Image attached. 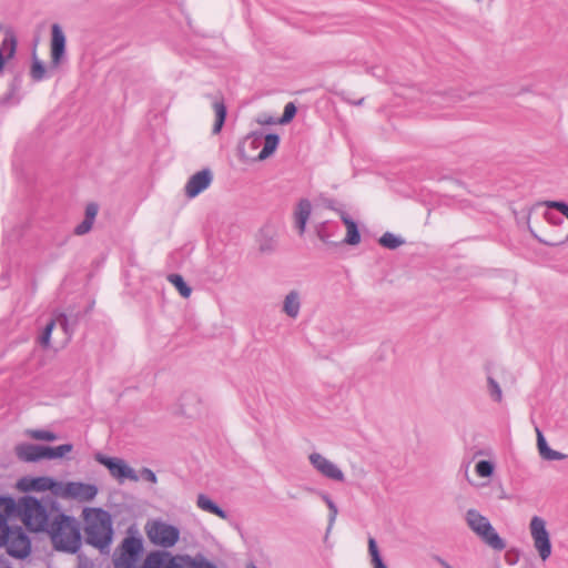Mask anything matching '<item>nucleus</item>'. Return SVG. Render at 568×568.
Masks as SVG:
<instances>
[{"mask_svg":"<svg viewBox=\"0 0 568 568\" xmlns=\"http://www.w3.org/2000/svg\"><path fill=\"white\" fill-rule=\"evenodd\" d=\"M487 383H488V390H489V395H490L491 399L497 403H500L503 399V392H501L499 384L491 376H488Z\"/></svg>","mask_w":568,"mask_h":568,"instance_id":"obj_32","label":"nucleus"},{"mask_svg":"<svg viewBox=\"0 0 568 568\" xmlns=\"http://www.w3.org/2000/svg\"><path fill=\"white\" fill-rule=\"evenodd\" d=\"M32 438L38 440L53 442L58 438V435L53 432L45 429H34L30 432Z\"/></svg>","mask_w":568,"mask_h":568,"instance_id":"obj_36","label":"nucleus"},{"mask_svg":"<svg viewBox=\"0 0 568 568\" xmlns=\"http://www.w3.org/2000/svg\"><path fill=\"white\" fill-rule=\"evenodd\" d=\"M196 506L210 514L217 516L221 519H227L229 514L222 507H220L214 500L204 494H200L196 499Z\"/></svg>","mask_w":568,"mask_h":568,"instance_id":"obj_19","label":"nucleus"},{"mask_svg":"<svg viewBox=\"0 0 568 568\" xmlns=\"http://www.w3.org/2000/svg\"><path fill=\"white\" fill-rule=\"evenodd\" d=\"M368 554L371 556V562L374 568H388L384 562L377 542L373 537L368 538Z\"/></svg>","mask_w":568,"mask_h":568,"instance_id":"obj_27","label":"nucleus"},{"mask_svg":"<svg viewBox=\"0 0 568 568\" xmlns=\"http://www.w3.org/2000/svg\"><path fill=\"white\" fill-rule=\"evenodd\" d=\"M447 568H454V567H453V566H450V567H447Z\"/></svg>","mask_w":568,"mask_h":568,"instance_id":"obj_56","label":"nucleus"},{"mask_svg":"<svg viewBox=\"0 0 568 568\" xmlns=\"http://www.w3.org/2000/svg\"><path fill=\"white\" fill-rule=\"evenodd\" d=\"M0 514L6 516L8 519L11 516L22 517V506L21 498L17 501L11 496H1L0 497Z\"/></svg>","mask_w":568,"mask_h":568,"instance_id":"obj_20","label":"nucleus"},{"mask_svg":"<svg viewBox=\"0 0 568 568\" xmlns=\"http://www.w3.org/2000/svg\"><path fill=\"white\" fill-rule=\"evenodd\" d=\"M191 556H176L169 561L166 568H191Z\"/></svg>","mask_w":568,"mask_h":568,"instance_id":"obj_37","label":"nucleus"},{"mask_svg":"<svg viewBox=\"0 0 568 568\" xmlns=\"http://www.w3.org/2000/svg\"><path fill=\"white\" fill-rule=\"evenodd\" d=\"M363 100H364V99H359V101L357 102V104H362V103H363Z\"/></svg>","mask_w":568,"mask_h":568,"instance_id":"obj_54","label":"nucleus"},{"mask_svg":"<svg viewBox=\"0 0 568 568\" xmlns=\"http://www.w3.org/2000/svg\"><path fill=\"white\" fill-rule=\"evenodd\" d=\"M328 509H329V526H328V529H329L337 516V507H336L335 503L332 504L331 506H328Z\"/></svg>","mask_w":568,"mask_h":568,"instance_id":"obj_46","label":"nucleus"},{"mask_svg":"<svg viewBox=\"0 0 568 568\" xmlns=\"http://www.w3.org/2000/svg\"><path fill=\"white\" fill-rule=\"evenodd\" d=\"M546 216H547V219H548L551 223L557 224V223H561V222H562V219H559V217H558V219L552 217V215H551L550 213H547V214H546Z\"/></svg>","mask_w":568,"mask_h":568,"instance_id":"obj_49","label":"nucleus"},{"mask_svg":"<svg viewBox=\"0 0 568 568\" xmlns=\"http://www.w3.org/2000/svg\"><path fill=\"white\" fill-rule=\"evenodd\" d=\"M438 99H442V97H440V95H438V94H435V95H434V100H433V102L435 103V102H436V100H438Z\"/></svg>","mask_w":568,"mask_h":568,"instance_id":"obj_53","label":"nucleus"},{"mask_svg":"<svg viewBox=\"0 0 568 568\" xmlns=\"http://www.w3.org/2000/svg\"><path fill=\"white\" fill-rule=\"evenodd\" d=\"M8 554L17 559H24L30 555L31 540L27 532L19 526L12 527L8 534V540L2 544Z\"/></svg>","mask_w":568,"mask_h":568,"instance_id":"obj_8","label":"nucleus"},{"mask_svg":"<svg viewBox=\"0 0 568 568\" xmlns=\"http://www.w3.org/2000/svg\"><path fill=\"white\" fill-rule=\"evenodd\" d=\"M11 529L12 527L9 526L6 516H3V514H0V547H2V544H6V541L8 540V534Z\"/></svg>","mask_w":568,"mask_h":568,"instance_id":"obj_39","label":"nucleus"},{"mask_svg":"<svg viewBox=\"0 0 568 568\" xmlns=\"http://www.w3.org/2000/svg\"><path fill=\"white\" fill-rule=\"evenodd\" d=\"M173 557L168 551H152L146 556L142 568H166Z\"/></svg>","mask_w":568,"mask_h":568,"instance_id":"obj_21","label":"nucleus"},{"mask_svg":"<svg viewBox=\"0 0 568 568\" xmlns=\"http://www.w3.org/2000/svg\"><path fill=\"white\" fill-rule=\"evenodd\" d=\"M67 487L68 483H63L51 477V483L48 487L49 494L43 497H53L55 500H58V497L68 499V493L65 490Z\"/></svg>","mask_w":568,"mask_h":568,"instance_id":"obj_26","label":"nucleus"},{"mask_svg":"<svg viewBox=\"0 0 568 568\" xmlns=\"http://www.w3.org/2000/svg\"><path fill=\"white\" fill-rule=\"evenodd\" d=\"M51 483V477L49 476H39V477H23L19 480V488L22 491H48L49 484Z\"/></svg>","mask_w":568,"mask_h":568,"instance_id":"obj_17","label":"nucleus"},{"mask_svg":"<svg viewBox=\"0 0 568 568\" xmlns=\"http://www.w3.org/2000/svg\"><path fill=\"white\" fill-rule=\"evenodd\" d=\"M54 325H55L54 321H50L45 325V327L43 328V332H42V334L40 336L41 345H43V346H48L49 345Z\"/></svg>","mask_w":568,"mask_h":568,"instance_id":"obj_40","label":"nucleus"},{"mask_svg":"<svg viewBox=\"0 0 568 568\" xmlns=\"http://www.w3.org/2000/svg\"><path fill=\"white\" fill-rule=\"evenodd\" d=\"M94 458L99 464L106 467L110 475L120 483H123L126 479L132 481L139 480V475L136 471L131 466H129L124 459L106 456L101 453H97Z\"/></svg>","mask_w":568,"mask_h":568,"instance_id":"obj_7","label":"nucleus"},{"mask_svg":"<svg viewBox=\"0 0 568 568\" xmlns=\"http://www.w3.org/2000/svg\"><path fill=\"white\" fill-rule=\"evenodd\" d=\"M58 550L75 554L81 548V531L79 521L61 509L53 517L45 531Z\"/></svg>","mask_w":568,"mask_h":568,"instance_id":"obj_2","label":"nucleus"},{"mask_svg":"<svg viewBox=\"0 0 568 568\" xmlns=\"http://www.w3.org/2000/svg\"><path fill=\"white\" fill-rule=\"evenodd\" d=\"M191 568H219L214 562L206 559L202 554L191 557Z\"/></svg>","mask_w":568,"mask_h":568,"instance_id":"obj_34","label":"nucleus"},{"mask_svg":"<svg viewBox=\"0 0 568 568\" xmlns=\"http://www.w3.org/2000/svg\"><path fill=\"white\" fill-rule=\"evenodd\" d=\"M68 499L78 501H90L98 495V487L94 484L82 481H68Z\"/></svg>","mask_w":568,"mask_h":568,"instance_id":"obj_13","label":"nucleus"},{"mask_svg":"<svg viewBox=\"0 0 568 568\" xmlns=\"http://www.w3.org/2000/svg\"><path fill=\"white\" fill-rule=\"evenodd\" d=\"M99 212V205L95 202L88 203L85 206L83 221L74 227L75 235H84L89 233L93 226Z\"/></svg>","mask_w":568,"mask_h":568,"instance_id":"obj_18","label":"nucleus"},{"mask_svg":"<svg viewBox=\"0 0 568 568\" xmlns=\"http://www.w3.org/2000/svg\"><path fill=\"white\" fill-rule=\"evenodd\" d=\"M257 122L260 124H263V125H271V124H275L277 123V120H275L273 116L271 115H261L258 119H257Z\"/></svg>","mask_w":568,"mask_h":568,"instance_id":"obj_45","label":"nucleus"},{"mask_svg":"<svg viewBox=\"0 0 568 568\" xmlns=\"http://www.w3.org/2000/svg\"><path fill=\"white\" fill-rule=\"evenodd\" d=\"M566 458V455L554 449H549V452L546 454V456L542 458L545 460H562Z\"/></svg>","mask_w":568,"mask_h":568,"instance_id":"obj_44","label":"nucleus"},{"mask_svg":"<svg viewBox=\"0 0 568 568\" xmlns=\"http://www.w3.org/2000/svg\"><path fill=\"white\" fill-rule=\"evenodd\" d=\"M22 517L26 528L32 532H45L53 517L60 510V504L53 497L37 498L31 495L21 497Z\"/></svg>","mask_w":568,"mask_h":568,"instance_id":"obj_1","label":"nucleus"},{"mask_svg":"<svg viewBox=\"0 0 568 568\" xmlns=\"http://www.w3.org/2000/svg\"><path fill=\"white\" fill-rule=\"evenodd\" d=\"M308 459L312 466L323 476L336 481H343L345 479L343 471L321 454L312 453Z\"/></svg>","mask_w":568,"mask_h":568,"instance_id":"obj_11","label":"nucleus"},{"mask_svg":"<svg viewBox=\"0 0 568 568\" xmlns=\"http://www.w3.org/2000/svg\"><path fill=\"white\" fill-rule=\"evenodd\" d=\"M476 2H481L483 0H475Z\"/></svg>","mask_w":568,"mask_h":568,"instance_id":"obj_55","label":"nucleus"},{"mask_svg":"<svg viewBox=\"0 0 568 568\" xmlns=\"http://www.w3.org/2000/svg\"><path fill=\"white\" fill-rule=\"evenodd\" d=\"M213 108H214V111H215V122L213 124V128H212V133L213 134H217L221 132L224 123H225V119H226V106L224 104L223 101H215L213 103Z\"/></svg>","mask_w":568,"mask_h":568,"instance_id":"obj_25","label":"nucleus"},{"mask_svg":"<svg viewBox=\"0 0 568 568\" xmlns=\"http://www.w3.org/2000/svg\"><path fill=\"white\" fill-rule=\"evenodd\" d=\"M19 460L26 463H37L43 459V445L22 443L14 448Z\"/></svg>","mask_w":568,"mask_h":568,"instance_id":"obj_16","label":"nucleus"},{"mask_svg":"<svg viewBox=\"0 0 568 568\" xmlns=\"http://www.w3.org/2000/svg\"><path fill=\"white\" fill-rule=\"evenodd\" d=\"M168 281L175 286L182 297L187 298L191 295L192 288L184 281L182 275L175 273L170 274L168 275Z\"/></svg>","mask_w":568,"mask_h":568,"instance_id":"obj_28","label":"nucleus"},{"mask_svg":"<svg viewBox=\"0 0 568 568\" xmlns=\"http://www.w3.org/2000/svg\"><path fill=\"white\" fill-rule=\"evenodd\" d=\"M146 534L151 542L163 548L173 547L180 538L178 527L161 520L148 524Z\"/></svg>","mask_w":568,"mask_h":568,"instance_id":"obj_6","label":"nucleus"},{"mask_svg":"<svg viewBox=\"0 0 568 568\" xmlns=\"http://www.w3.org/2000/svg\"><path fill=\"white\" fill-rule=\"evenodd\" d=\"M301 310V300L297 291H291L284 300L283 311L284 313L291 317L296 318L300 314Z\"/></svg>","mask_w":568,"mask_h":568,"instance_id":"obj_22","label":"nucleus"},{"mask_svg":"<svg viewBox=\"0 0 568 568\" xmlns=\"http://www.w3.org/2000/svg\"><path fill=\"white\" fill-rule=\"evenodd\" d=\"M247 139H252L253 143L260 142L262 139L264 140V145L257 155L258 160H265L271 156L280 144V135L276 133L263 134L261 131L252 132Z\"/></svg>","mask_w":568,"mask_h":568,"instance_id":"obj_14","label":"nucleus"},{"mask_svg":"<svg viewBox=\"0 0 568 568\" xmlns=\"http://www.w3.org/2000/svg\"><path fill=\"white\" fill-rule=\"evenodd\" d=\"M323 499L325 500L327 507L331 506L332 504H334V501L332 500V498L328 495H324Z\"/></svg>","mask_w":568,"mask_h":568,"instance_id":"obj_51","label":"nucleus"},{"mask_svg":"<svg viewBox=\"0 0 568 568\" xmlns=\"http://www.w3.org/2000/svg\"><path fill=\"white\" fill-rule=\"evenodd\" d=\"M312 214V203L308 199H301L294 210V226L302 236L306 231V224Z\"/></svg>","mask_w":568,"mask_h":568,"instance_id":"obj_15","label":"nucleus"},{"mask_svg":"<svg viewBox=\"0 0 568 568\" xmlns=\"http://www.w3.org/2000/svg\"><path fill=\"white\" fill-rule=\"evenodd\" d=\"M466 521L471 530H474L488 546L495 550H504L506 542L496 532L490 521L476 509H468L466 513Z\"/></svg>","mask_w":568,"mask_h":568,"instance_id":"obj_4","label":"nucleus"},{"mask_svg":"<svg viewBox=\"0 0 568 568\" xmlns=\"http://www.w3.org/2000/svg\"><path fill=\"white\" fill-rule=\"evenodd\" d=\"M84 532L87 544L104 552L113 539L112 518L103 508L84 509Z\"/></svg>","mask_w":568,"mask_h":568,"instance_id":"obj_3","label":"nucleus"},{"mask_svg":"<svg viewBox=\"0 0 568 568\" xmlns=\"http://www.w3.org/2000/svg\"><path fill=\"white\" fill-rule=\"evenodd\" d=\"M530 534L534 540V546L537 549L540 558L545 561L551 555V541L549 532L546 528V521L539 517L534 516L530 520Z\"/></svg>","mask_w":568,"mask_h":568,"instance_id":"obj_9","label":"nucleus"},{"mask_svg":"<svg viewBox=\"0 0 568 568\" xmlns=\"http://www.w3.org/2000/svg\"><path fill=\"white\" fill-rule=\"evenodd\" d=\"M547 206L551 209H556L559 211L562 215H565L568 219V203L562 201H550L547 202Z\"/></svg>","mask_w":568,"mask_h":568,"instance_id":"obj_41","label":"nucleus"},{"mask_svg":"<svg viewBox=\"0 0 568 568\" xmlns=\"http://www.w3.org/2000/svg\"><path fill=\"white\" fill-rule=\"evenodd\" d=\"M65 36L61 27L57 23L51 29V68L55 69L65 55Z\"/></svg>","mask_w":568,"mask_h":568,"instance_id":"obj_12","label":"nucleus"},{"mask_svg":"<svg viewBox=\"0 0 568 568\" xmlns=\"http://www.w3.org/2000/svg\"><path fill=\"white\" fill-rule=\"evenodd\" d=\"M72 444H62L57 447L43 446V459H59L65 456V454L72 452Z\"/></svg>","mask_w":568,"mask_h":568,"instance_id":"obj_24","label":"nucleus"},{"mask_svg":"<svg viewBox=\"0 0 568 568\" xmlns=\"http://www.w3.org/2000/svg\"><path fill=\"white\" fill-rule=\"evenodd\" d=\"M433 559L435 561H437L443 568H447V567H450L452 565H449L445 559H443L440 556L438 555H434L433 556Z\"/></svg>","mask_w":568,"mask_h":568,"instance_id":"obj_48","label":"nucleus"},{"mask_svg":"<svg viewBox=\"0 0 568 568\" xmlns=\"http://www.w3.org/2000/svg\"><path fill=\"white\" fill-rule=\"evenodd\" d=\"M404 240L398 236V235H395L390 232H385L379 239H378V243L385 247V248H388V250H396L397 247H399L400 245L404 244Z\"/></svg>","mask_w":568,"mask_h":568,"instance_id":"obj_29","label":"nucleus"},{"mask_svg":"<svg viewBox=\"0 0 568 568\" xmlns=\"http://www.w3.org/2000/svg\"><path fill=\"white\" fill-rule=\"evenodd\" d=\"M213 181V173L210 169L205 168L193 175L187 180L184 192L189 199H194L203 191H205Z\"/></svg>","mask_w":568,"mask_h":568,"instance_id":"obj_10","label":"nucleus"},{"mask_svg":"<svg viewBox=\"0 0 568 568\" xmlns=\"http://www.w3.org/2000/svg\"><path fill=\"white\" fill-rule=\"evenodd\" d=\"M119 556L114 557L115 568H136L135 564L143 552V540L138 536H128L119 547Z\"/></svg>","mask_w":568,"mask_h":568,"instance_id":"obj_5","label":"nucleus"},{"mask_svg":"<svg viewBox=\"0 0 568 568\" xmlns=\"http://www.w3.org/2000/svg\"><path fill=\"white\" fill-rule=\"evenodd\" d=\"M537 447L538 452L541 458L546 456V454L549 452L550 447L548 446V443L542 434V432L537 427Z\"/></svg>","mask_w":568,"mask_h":568,"instance_id":"obj_38","label":"nucleus"},{"mask_svg":"<svg viewBox=\"0 0 568 568\" xmlns=\"http://www.w3.org/2000/svg\"><path fill=\"white\" fill-rule=\"evenodd\" d=\"M246 568H258L255 564L250 562L247 564Z\"/></svg>","mask_w":568,"mask_h":568,"instance_id":"obj_52","label":"nucleus"},{"mask_svg":"<svg viewBox=\"0 0 568 568\" xmlns=\"http://www.w3.org/2000/svg\"><path fill=\"white\" fill-rule=\"evenodd\" d=\"M361 242V233L358 231L357 225H352L347 227L346 237L342 241V243H346L349 245H357Z\"/></svg>","mask_w":568,"mask_h":568,"instance_id":"obj_35","label":"nucleus"},{"mask_svg":"<svg viewBox=\"0 0 568 568\" xmlns=\"http://www.w3.org/2000/svg\"><path fill=\"white\" fill-rule=\"evenodd\" d=\"M342 221L345 224L346 229L352 225H357L355 221H353L347 214H342Z\"/></svg>","mask_w":568,"mask_h":568,"instance_id":"obj_47","label":"nucleus"},{"mask_svg":"<svg viewBox=\"0 0 568 568\" xmlns=\"http://www.w3.org/2000/svg\"><path fill=\"white\" fill-rule=\"evenodd\" d=\"M258 247L262 253H271L275 250V242L272 237H268L261 241Z\"/></svg>","mask_w":568,"mask_h":568,"instance_id":"obj_43","label":"nucleus"},{"mask_svg":"<svg viewBox=\"0 0 568 568\" xmlns=\"http://www.w3.org/2000/svg\"><path fill=\"white\" fill-rule=\"evenodd\" d=\"M476 473L479 477H490L494 474L495 465L490 460H479L476 464Z\"/></svg>","mask_w":568,"mask_h":568,"instance_id":"obj_31","label":"nucleus"},{"mask_svg":"<svg viewBox=\"0 0 568 568\" xmlns=\"http://www.w3.org/2000/svg\"><path fill=\"white\" fill-rule=\"evenodd\" d=\"M338 230H339L338 224L335 222H329V221L321 222L315 226V232H316V235L318 236V239L322 242L327 243V244L331 243L329 237L335 235V233Z\"/></svg>","mask_w":568,"mask_h":568,"instance_id":"obj_23","label":"nucleus"},{"mask_svg":"<svg viewBox=\"0 0 568 568\" xmlns=\"http://www.w3.org/2000/svg\"><path fill=\"white\" fill-rule=\"evenodd\" d=\"M140 478L143 479V480L150 481L152 484H155L158 481L155 473L152 469L146 468V467H143L140 470L139 479Z\"/></svg>","mask_w":568,"mask_h":568,"instance_id":"obj_42","label":"nucleus"},{"mask_svg":"<svg viewBox=\"0 0 568 568\" xmlns=\"http://www.w3.org/2000/svg\"><path fill=\"white\" fill-rule=\"evenodd\" d=\"M60 323L63 326L64 331L68 332L69 318L67 315H63V318L60 321Z\"/></svg>","mask_w":568,"mask_h":568,"instance_id":"obj_50","label":"nucleus"},{"mask_svg":"<svg viewBox=\"0 0 568 568\" xmlns=\"http://www.w3.org/2000/svg\"><path fill=\"white\" fill-rule=\"evenodd\" d=\"M297 108L293 102H288L284 106V112L282 116L277 120V123L280 124H287L290 123L296 115Z\"/></svg>","mask_w":568,"mask_h":568,"instance_id":"obj_33","label":"nucleus"},{"mask_svg":"<svg viewBox=\"0 0 568 568\" xmlns=\"http://www.w3.org/2000/svg\"><path fill=\"white\" fill-rule=\"evenodd\" d=\"M30 77L34 82H40L47 77V69L44 64L39 59H37L36 55L33 57Z\"/></svg>","mask_w":568,"mask_h":568,"instance_id":"obj_30","label":"nucleus"}]
</instances>
